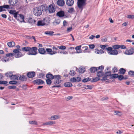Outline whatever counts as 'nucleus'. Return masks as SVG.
<instances>
[{
    "label": "nucleus",
    "mask_w": 134,
    "mask_h": 134,
    "mask_svg": "<svg viewBox=\"0 0 134 134\" xmlns=\"http://www.w3.org/2000/svg\"><path fill=\"white\" fill-rule=\"evenodd\" d=\"M47 52L49 53V54L51 55H52L56 53V52L54 51H52L51 49L50 48H47L46 49Z\"/></svg>",
    "instance_id": "obj_13"
},
{
    "label": "nucleus",
    "mask_w": 134,
    "mask_h": 134,
    "mask_svg": "<svg viewBox=\"0 0 134 134\" xmlns=\"http://www.w3.org/2000/svg\"><path fill=\"white\" fill-rule=\"evenodd\" d=\"M119 71L120 74H124L126 71V70L122 68H120Z\"/></svg>",
    "instance_id": "obj_32"
},
{
    "label": "nucleus",
    "mask_w": 134,
    "mask_h": 134,
    "mask_svg": "<svg viewBox=\"0 0 134 134\" xmlns=\"http://www.w3.org/2000/svg\"><path fill=\"white\" fill-rule=\"evenodd\" d=\"M54 33V32L53 31H46L44 32L45 34L48 35L50 36L53 35V34Z\"/></svg>",
    "instance_id": "obj_37"
},
{
    "label": "nucleus",
    "mask_w": 134,
    "mask_h": 134,
    "mask_svg": "<svg viewBox=\"0 0 134 134\" xmlns=\"http://www.w3.org/2000/svg\"><path fill=\"white\" fill-rule=\"evenodd\" d=\"M100 79L98 77H96L94 78L92 80H91V81L92 82H94L97 81L99 80Z\"/></svg>",
    "instance_id": "obj_41"
},
{
    "label": "nucleus",
    "mask_w": 134,
    "mask_h": 134,
    "mask_svg": "<svg viewBox=\"0 0 134 134\" xmlns=\"http://www.w3.org/2000/svg\"><path fill=\"white\" fill-rule=\"evenodd\" d=\"M74 11V8H72L69 9V10H68V12L70 13H71L73 12Z\"/></svg>",
    "instance_id": "obj_59"
},
{
    "label": "nucleus",
    "mask_w": 134,
    "mask_h": 134,
    "mask_svg": "<svg viewBox=\"0 0 134 134\" xmlns=\"http://www.w3.org/2000/svg\"><path fill=\"white\" fill-rule=\"evenodd\" d=\"M64 12L63 11H60L57 13V15L59 17H62L64 16Z\"/></svg>",
    "instance_id": "obj_22"
},
{
    "label": "nucleus",
    "mask_w": 134,
    "mask_h": 134,
    "mask_svg": "<svg viewBox=\"0 0 134 134\" xmlns=\"http://www.w3.org/2000/svg\"><path fill=\"white\" fill-rule=\"evenodd\" d=\"M81 47V46L80 45L78 46H76L75 47V49L76 50V52L77 53H79L81 52L80 50Z\"/></svg>",
    "instance_id": "obj_28"
},
{
    "label": "nucleus",
    "mask_w": 134,
    "mask_h": 134,
    "mask_svg": "<svg viewBox=\"0 0 134 134\" xmlns=\"http://www.w3.org/2000/svg\"><path fill=\"white\" fill-rule=\"evenodd\" d=\"M60 22V20L59 19H56L55 21L53 22L54 25H56L59 24Z\"/></svg>",
    "instance_id": "obj_33"
},
{
    "label": "nucleus",
    "mask_w": 134,
    "mask_h": 134,
    "mask_svg": "<svg viewBox=\"0 0 134 134\" xmlns=\"http://www.w3.org/2000/svg\"><path fill=\"white\" fill-rule=\"evenodd\" d=\"M50 79H48L46 80L47 83L48 85H50L52 83V81Z\"/></svg>",
    "instance_id": "obj_49"
},
{
    "label": "nucleus",
    "mask_w": 134,
    "mask_h": 134,
    "mask_svg": "<svg viewBox=\"0 0 134 134\" xmlns=\"http://www.w3.org/2000/svg\"><path fill=\"white\" fill-rule=\"evenodd\" d=\"M91 79L89 77H87L86 78H85L82 80V81L83 82H87L89 81H91Z\"/></svg>",
    "instance_id": "obj_35"
},
{
    "label": "nucleus",
    "mask_w": 134,
    "mask_h": 134,
    "mask_svg": "<svg viewBox=\"0 0 134 134\" xmlns=\"http://www.w3.org/2000/svg\"><path fill=\"white\" fill-rule=\"evenodd\" d=\"M74 0H66V3L68 6H72L74 3Z\"/></svg>",
    "instance_id": "obj_11"
},
{
    "label": "nucleus",
    "mask_w": 134,
    "mask_h": 134,
    "mask_svg": "<svg viewBox=\"0 0 134 134\" xmlns=\"http://www.w3.org/2000/svg\"><path fill=\"white\" fill-rule=\"evenodd\" d=\"M113 48L115 49H118L120 48V45H114L113 46Z\"/></svg>",
    "instance_id": "obj_42"
},
{
    "label": "nucleus",
    "mask_w": 134,
    "mask_h": 134,
    "mask_svg": "<svg viewBox=\"0 0 134 134\" xmlns=\"http://www.w3.org/2000/svg\"><path fill=\"white\" fill-rule=\"evenodd\" d=\"M109 54H110L113 55H116L118 54V51L116 49L113 50L108 53Z\"/></svg>",
    "instance_id": "obj_19"
},
{
    "label": "nucleus",
    "mask_w": 134,
    "mask_h": 134,
    "mask_svg": "<svg viewBox=\"0 0 134 134\" xmlns=\"http://www.w3.org/2000/svg\"><path fill=\"white\" fill-rule=\"evenodd\" d=\"M19 19H21L23 20V22H24V16L22 14H19Z\"/></svg>",
    "instance_id": "obj_39"
},
{
    "label": "nucleus",
    "mask_w": 134,
    "mask_h": 134,
    "mask_svg": "<svg viewBox=\"0 0 134 134\" xmlns=\"http://www.w3.org/2000/svg\"><path fill=\"white\" fill-rule=\"evenodd\" d=\"M53 79H54L53 83L56 85L60 83L62 81L61 76L59 75H54V77Z\"/></svg>",
    "instance_id": "obj_4"
},
{
    "label": "nucleus",
    "mask_w": 134,
    "mask_h": 134,
    "mask_svg": "<svg viewBox=\"0 0 134 134\" xmlns=\"http://www.w3.org/2000/svg\"><path fill=\"white\" fill-rule=\"evenodd\" d=\"M106 49L108 51H111L112 50V48L111 47H109L108 48H106Z\"/></svg>",
    "instance_id": "obj_64"
},
{
    "label": "nucleus",
    "mask_w": 134,
    "mask_h": 134,
    "mask_svg": "<svg viewBox=\"0 0 134 134\" xmlns=\"http://www.w3.org/2000/svg\"><path fill=\"white\" fill-rule=\"evenodd\" d=\"M134 18V15H130L127 16V18L129 19H133Z\"/></svg>",
    "instance_id": "obj_61"
},
{
    "label": "nucleus",
    "mask_w": 134,
    "mask_h": 134,
    "mask_svg": "<svg viewBox=\"0 0 134 134\" xmlns=\"http://www.w3.org/2000/svg\"><path fill=\"white\" fill-rule=\"evenodd\" d=\"M129 74L131 76H134V71H130L129 72Z\"/></svg>",
    "instance_id": "obj_56"
},
{
    "label": "nucleus",
    "mask_w": 134,
    "mask_h": 134,
    "mask_svg": "<svg viewBox=\"0 0 134 134\" xmlns=\"http://www.w3.org/2000/svg\"><path fill=\"white\" fill-rule=\"evenodd\" d=\"M16 12V11L15 10H11L9 11V13L10 14L13 15H14Z\"/></svg>",
    "instance_id": "obj_50"
},
{
    "label": "nucleus",
    "mask_w": 134,
    "mask_h": 134,
    "mask_svg": "<svg viewBox=\"0 0 134 134\" xmlns=\"http://www.w3.org/2000/svg\"><path fill=\"white\" fill-rule=\"evenodd\" d=\"M88 47L87 46L83 47H82V49L83 51V52H86V51L88 49Z\"/></svg>",
    "instance_id": "obj_52"
},
{
    "label": "nucleus",
    "mask_w": 134,
    "mask_h": 134,
    "mask_svg": "<svg viewBox=\"0 0 134 134\" xmlns=\"http://www.w3.org/2000/svg\"><path fill=\"white\" fill-rule=\"evenodd\" d=\"M39 53L41 54H45L46 51L45 49L42 48H40L38 49Z\"/></svg>",
    "instance_id": "obj_16"
},
{
    "label": "nucleus",
    "mask_w": 134,
    "mask_h": 134,
    "mask_svg": "<svg viewBox=\"0 0 134 134\" xmlns=\"http://www.w3.org/2000/svg\"><path fill=\"white\" fill-rule=\"evenodd\" d=\"M1 60L2 61H4L5 62H6L7 61L9 60V59L5 57H4L1 58Z\"/></svg>",
    "instance_id": "obj_48"
},
{
    "label": "nucleus",
    "mask_w": 134,
    "mask_h": 134,
    "mask_svg": "<svg viewBox=\"0 0 134 134\" xmlns=\"http://www.w3.org/2000/svg\"><path fill=\"white\" fill-rule=\"evenodd\" d=\"M85 69L83 68H80L79 70V72L80 73H83L85 71Z\"/></svg>",
    "instance_id": "obj_38"
},
{
    "label": "nucleus",
    "mask_w": 134,
    "mask_h": 134,
    "mask_svg": "<svg viewBox=\"0 0 134 134\" xmlns=\"http://www.w3.org/2000/svg\"><path fill=\"white\" fill-rule=\"evenodd\" d=\"M55 10V7L53 4H51L49 6L48 11L49 13H52L54 12Z\"/></svg>",
    "instance_id": "obj_7"
},
{
    "label": "nucleus",
    "mask_w": 134,
    "mask_h": 134,
    "mask_svg": "<svg viewBox=\"0 0 134 134\" xmlns=\"http://www.w3.org/2000/svg\"><path fill=\"white\" fill-rule=\"evenodd\" d=\"M18 12H16L13 15L14 17L17 19L18 21H20V22H22L21 21H20V20H19V16H18Z\"/></svg>",
    "instance_id": "obj_34"
},
{
    "label": "nucleus",
    "mask_w": 134,
    "mask_h": 134,
    "mask_svg": "<svg viewBox=\"0 0 134 134\" xmlns=\"http://www.w3.org/2000/svg\"><path fill=\"white\" fill-rule=\"evenodd\" d=\"M45 25V23L43 20H40L38 21L37 23V25L38 26H43Z\"/></svg>",
    "instance_id": "obj_26"
},
{
    "label": "nucleus",
    "mask_w": 134,
    "mask_h": 134,
    "mask_svg": "<svg viewBox=\"0 0 134 134\" xmlns=\"http://www.w3.org/2000/svg\"><path fill=\"white\" fill-rule=\"evenodd\" d=\"M8 83V82L6 81H0V84H6Z\"/></svg>",
    "instance_id": "obj_55"
},
{
    "label": "nucleus",
    "mask_w": 134,
    "mask_h": 134,
    "mask_svg": "<svg viewBox=\"0 0 134 134\" xmlns=\"http://www.w3.org/2000/svg\"><path fill=\"white\" fill-rule=\"evenodd\" d=\"M19 80L21 81H25L27 79L26 77L23 75H20V76H18Z\"/></svg>",
    "instance_id": "obj_18"
},
{
    "label": "nucleus",
    "mask_w": 134,
    "mask_h": 134,
    "mask_svg": "<svg viewBox=\"0 0 134 134\" xmlns=\"http://www.w3.org/2000/svg\"><path fill=\"white\" fill-rule=\"evenodd\" d=\"M110 75L109 74L108 75H107V76H105L103 77L102 80H106L107 79V76H109Z\"/></svg>",
    "instance_id": "obj_60"
},
{
    "label": "nucleus",
    "mask_w": 134,
    "mask_h": 134,
    "mask_svg": "<svg viewBox=\"0 0 134 134\" xmlns=\"http://www.w3.org/2000/svg\"><path fill=\"white\" fill-rule=\"evenodd\" d=\"M58 47L59 49L62 50L65 49L66 48V47L65 46L63 45L58 46Z\"/></svg>",
    "instance_id": "obj_44"
},
{
    "label": "nucleus",
    "mask_w": 134,
    "mask_h": 134,
    "mask_svg": "<svg viewBox=\"0 0 134 134\" xmlns=\"http://www.w3.org/2000/svg\"><path fill=\"white\" fill-rule=\"evenodd\" d=\"M19 49L17 48L13 51V52L14 53V56H15L16 58H19L23 56L21 53L19 51Z\"/></svg>",
    "instance_id": "obj_5"
},
{
    "label": "nucleus",
    "mask_w": 134,
    "mask_h": 134,
    "mask_svg": "<svg viewBox=\"0 0 134 134\" xmlns=\"http://www.w3.org/2000/svg\"><path fill=\"white\" fill-rule=\"evenodd\" d=\"M33 13L35 15L38 16L41 15L42 12L39 7L35 8L33 9Z\"/></svg>",
    "instance_id": "obj_3"
},
{
    "label": "nucleus",
    "mask_w": 134,
    "mask_h": 134,
    "mask_svg": "<svg viewBox=\"0 0 134 134\" xmlns=\"http://www.w3.org/2000/svg\"><path fill=\"white\" fill-rule=\"evenodd\" d=\"M29 123L31 124H37V122L35 121H29Z\"/></svg>",
    "instance_id": "obj_47"
},
{
    "label": "nucleus",
    "mask_w": 134,
    "mask_h": 134,
    "mask_svg": "<svg viewBox=\"0 0 134 134\" xmlns=\"http://www.w3.org/2000/svg\"><path fill=\"white\" fill-rule=\"evenodd\" d=\"M89 46L90 48L91 49H93L94 47L95 46L93 44H91L89 45Z\"/></svg>",
    "instance_id": "obj_63"
},
{
    "label": "nucleus",
    "mask_w": 134,
    "mask_h": 134,
    "mask_svg": "<svg viewBox=\"0 0 134 134\" xmlns=\"http://www.w3.org/2000/svg\"><path fill=\"white\" fill-rule=\"evenodd\" d=\"M35 75V72L34 71L29 72L27 74V76L29 78H32L34 77Z\"/></svg>",
    "instance_id": "obj_12"
},
{
    "label": "nucleus",
    "mask_w": 134,
    "mask_h": 134,
    "mask_svg": "<svg viewBox=\"0 0 134 134\" xmlns=\"http://www.w3.org/2000/svg\"><path fill=\"white\" fill-rule=\"evenodd\" d=\"M7 44L9 47H12L15 46V43L13 41L9 42H8Z\"/></svg>",
    "instance_id": "obj_24"
},
{
    "label": "nucleus",
    "mask_w": 134,
    "mask_h": 134,
    "mask_svg": "<svg viewBox=\"0 0 134 134\" xmlns=\"http://www.w3.org/2000/svg\"><path fill=\"white\" fill-rule=\"evenodd\" d=\"M58 46H53L52 48V49L53 50V51H54L56 52V53H58L57 51V50L58 49Z\"/></svg>",
    "instance_id": "obj_40"
},
{
    "label": "nucleus",
    "mask_w": 134,
    "mask_h": 134,
    "mask_svg": "<svg viewBox=\"0 0 134 134\" xmlns=\"http://www.w3.org/2000/svg\"><path fill=\"white\" fill-rule=\"evenodd\" d=\"M106 73H107L109 74V75L111 77H113V78L115 79L118 77L119 75L118 74H115L111 75V72L110 71H108L107 72H106Z\"/></svg>",
    "instance_id": "obj_20"
},
{
    "label": "nucleus",
    "mask_w": 134,
    "mask_h": 134,
    "mask_svg": "<svg viewBox=\"0 0 134 134\" xmlns=\"http://www.w3.org/2000/svg\"><path fill=\"white\" fill-rule=\"evenodd\" d=\"M16 12V11L15 10H11L9 11V13L10 14L13 15H14Z\"/></svg>",
    "instance_id": "obj_51"
},
{
    "label": "nucleus",
    "mask_w": 134,
    "mask_h": 134,
    "mask_svg": "<svg viewBox=\"0 0 134 134\" xmlns=\"http://www.w3.org/2000/svg\"><path fill=\"white\" fill-rule=\"evenodd\" d=\"M86 0H78L77 3V6L79 8L81 11L83 9V7L86 4Z\"/></svg>",
    "instance_id": "obj_2"
},
{
    "label": "nucleus",
    "mask_w": 134,
    "mask_h": 134,
    "mask_svg": "<svg viewBox=\"0 0 134 134\" xmlns=\"http://www.w3.org/2000/svg\"><path fill=\"white\" fill-rule=\"evenodd\" d=\"M13 74V73L12 72H7V73H6L5 74L6 76L7 77H10V78H11Z\"/></svg>",
    "instance_id": "obj_31"
},
{
    "label": "nucleus",
    "mask_w": 134,
    "mask_h": 134,
    "mask_svg": "<svg viewBox=\"0 0 134 134\" xmlns=\"http://www.w3.org/2000/svg\"><path fill=\"white\" fill-rule=\"evenodd\" d=\"M57 4L60 6H63L65 4L64 0H58L57 1Z\"/></svg>",
    "instance_id": "obj_15"
},
{
    "label": "nucleus",
    "mask_w": 134,
    "mask_h": 134,
    "mask_svg": "<svg viewBox=\"0 0 134 134\" xmlns=\"http://www.w3.org/2000/svg\"><path fill=\"white\" fill-rule=\"evenodd\" d=\"M16 88V87L15 86H10L8 87V88L9 89H15Z\"/></svg>",
    "instance_id": "obj_62"
},
{
    "label": "nucleus",
    "mask_w": 134,
    "mask_h": 134,
    "mask_svg": "<svg viewBox=\"0 0 134 134\" xmlns=\"http://www.w3.org/2000/svg\"><path fill=\"white\" fill-rule=\"evenodd\" d=\"M83 87L86 89H91L92 88L91 86L89 85H83Z\"/></svg>",
    "instance_id": "obj_29"
},
{
    "label": "nucleus",
    "mask_w": 134,
    "mask_h": 134,
    "mask_svg": "<svg viewBox=\"0 0 134 134\" xmlns=\"http://www.w3.org/2000/svg\"><path fill=\"white\" fill-rule=\"evenodd\" d=\"M64 86L66 87H70L72 86V83L69 82L65 83L64 84Z\"/></svg>",
    "instance_id": "obj_30"
},
{
    "label": "nucleus",
    "mask_w": 134,
    "mask_h": 134,
    "mask_svg": "<svg viewBox=\"0 0 134 134\" xmlns=\"http://www.w3.org/2000/svg\"><path fill=\"white\" fill-rule=\"evenodd\" d=\"M43 20L45 23V25L47 24L50 22V20L48 17L45 18L43 19Z\"/></svg>",
    "instance_id": "obj_27"
},
{
    "label": "nucleus",
    "mask_w": 134,
    "mask_h": 134,
    "mask_svg": "<svg viewBox=\"0 0 134 134\" xmlns=\"http://www.w3.org/2000/svg\"><path fill=\"white\" fill-rule=\"evenodd\" d=\"M70 81L73 82H76V80L75 77H73L70 79Z\"/></svg>",
    "instance_id": "obj_54"
},
{
    "label": "nucleus",
    "mask_w": 134,
    "mask_h": 134,
    "mask_svg": "<svg viewBox=\"0 0 134 134\" xmlns=\"http://www.w3.org/2000/svg\"><path fill=\"white\" fill-rule=\"evenodd\" d=\"M55 121H50L43 123V125H52L53 124H55Z\"/></svg>",
    "instance_id": "obj_21"
},
{
    "label": "nucleus",
    "mask_w": 134,
    "mask_h": 134,
    "mask_svg": "<svg viewBox=\"0 0 134 134\" xmlns=\"http://www.w3.org/2000/svg\"><path fill=\"white\" fill-rule=\"evenodd\" d=\"M46 77L48 79L52 80L53 79L54 77V76H53L52 74L49 72L46 75Z\"/></svg>",
    "instance_id": "obj_17"
},
{
    "label": "nucleus",
    "mask_w": 134,
    "mask_h": 134,
    "mask_svg": "<svg viewBox=\"0 0 134 134\" xmlns=\"http://www.w3.org/2000/svg\"><path fill=\"white\" fill-rule=\"evenodd\" d=\"M103 70H101L100 69L97 71V76L99 77H101L103 75L102 71Z\"/></svg>",
    "instance_id": "obj_25"
},
{
    "label": "nucleus",
    "mask_w": 134,
    "mask_h": 134,
    "mask_svg": "<svg viewBox=\"0 0 134 134\" xmlns=\"http://www.w3.org/2000/svg\"><path fill=\"white\" fill-rule=\"evenodd\" d=\"M9 5H3L2 6H0V12H1L2 11H6L5 8L7 9H10Z\"/></svg>",
    "instance_id": "obj_8"
},
{
    "label": "nucleus",
    "mask_w": 134,
    "mask_h": 134,
    "mask_svg": "<svg viewBox=\"0 0 134 134\" xmlns=\"http://www.w3.org/2000/svg\"><path fill=\"white\" fill-rule=\"evenodd\" d=\"M18 83V82L16 81H12L9 82V83L10 84H15Z\"/></svg>",
    "instance_id": "obj_46"
},
{
    "label": "nucleus",
    "mask_w": 134,
    "mask_h": 134,
    "mask_svg": "<svg viewBox=\"0 0 134 134\" xmlns=\"http://www.w3.org/2000/svg\"><path fill=\"white\" fill-rule=\"evenodd\" d=\"M18 0H9V3L12 6L16 4L18 2Z\"/></svg>",
    "instance_id": "obj_23"
},
{
    "label": "nucleus",
    "mask_w": 134,
    "mask_h": 134,
    "mask_svg": "<svg viewBox=\"0 0 134 134\" xmlns=\"http://www.w3.org/2000/svg\"><path fill=\"white\" fill-rule=\"evenodd\" d=\"M104 69V66H101L98 67H92L90 69V71L92 73L95 72L96 71H97L99 70H103Z\"/></svg>",
    "instance_id": "obj_6"
},
{
    "label": "nucleus",
    "mask_w": 134,
    "mask_h": 134,
    "mask_svg": "<svg viewBox=\"0 0 134 134\" xmlns=\"http://www.w3.org/2000/svg\"><path fill=\"white\" fill-rule=\"evenodd\" d=\"M60 115H56L52 116L50 118H49V119L52 120H56L60 119Z\"/></svg>",
    "instance_id": "obj_10"
},
{
    "label": "nucleus",
    "mask_w": 134,
    "mask_h": 134,
    "mask_svg": "<svg viewBox=\"0 0 134 134\" xmlns=\"http://www.w3.org/2000/svg\"><path fill=\"white\" fill-rule=\"evenodd\" d=\"M37 48L36 47L31 48L29 47H23L22 50L23 51L28 52V54L29 55H35L37 54Z\"/></svg>",
    "instance_id": "obj_1"
},
{
    "label": "nucleus",
    "mask_w": 134,
    "mask_h": 134,
    "mask_svg": "<svg viewBox=\"0 0 134 134\" xmlns=\"http://www.w3.org/2000/svg\"><path fill=\"white\" fill-rule=\"evenodd\" d=\"M73 97L72 96H68L65 97V99L67 101H68L70 99H72Z\"/></svg>",
    "instance_id": "obj_57"
},
{
    "label": "nucleus",
    "mask_w": 134,
    "mask_h": 134,
    "mask_svg": "<svg viewBox=\"0 0 134 134\" xmlns=\"http://www.w3.org/2000/svg\"><path fill=\"white\" fill-rule=\"evenodd\" d=\"M114 113L116 115H117L119 116L121 115V114H121V112L120 111H114Z\"/></svg>",
    "instance_id": "obj_58"
},
{
    "label": "nucleus",
    "mask_w": 134,
    "mask_h": 134,
    "mask_svg": "<svg viewBox=\"0 0 134 134\" xmlns=\"http://www.w3.org/2000/svg\"><path fill=\"white\" fill-rule=\"evenodd\" d=\"M134 49H133L131 48L129 50H126L124 53V54L128 55H132L134 53Z\"/></svg>",
    "instance_id": "obj_9"
},
{
    "label": "nucleus",
    "mask_w": 134,
    "mask_h": 134,
    "mask_svg": "<svg viewBox=\"0 0 134 134\" xmlns=\"http://www.w3.org/2000/svg\"><path fill=\"white\" fill-rule=\"evenodd\" d=\"M75 72L74 70H70V71L69 74L70 75L74 76L75 74Z\"/></svg>",
    "instance_id": "obj_45"
},
{
    "label": "nucleus",
    "mask_w": 134,
    "mask_h": 134,
    "mask_svg": "<svg viewBox=\"0 0 134 134\" xmlns=\"http://www.w3.org/2000/svg\"><path fill=\"white\" fill-rule=\"evenodd\" d=\"M118 78L119 80H121L124 79V77L122 75H118Z\"/></svg>",
    "instance_id": "obj_53"
},
{
    "label": "nucleus",
    "mask_w": 134,
    "mask_h": 134,
    "mask_svg": "<svg viewBox=\"0 0 134 134\" xmlns=\"http://www.w3.org/2000/svg\"><path fill=\"white\" fill-rule=\"evenodd\" d=\"M34 83L38 85H41L44 83V81L41 79H37L34 81Z\"/></svg>",
    "instance_id": "obj_14"
},
{
    "label": "nucleus",
    "mask_w": 134,
    "mask_h": 134,
    "mask_svg": "<svg viewBox=\"0 0 134 134\" xmlns=\"http://www.w3.org/2000/svg\"><path fill=\"white\" fill-rule=\"evenodd\" d=\"M10 79L18 80H19V78L17 76L14 75L13 74L11 78H10Z\"/></svg>",
    "instance_id": "obj_36"
},
{
    "label": "nucleus",
    "mask_w": 134,
    "mask_h": 134,
    "mask_svg": "<svg viewBox=\"0 0 134 134\" xmlns=\"http://www.w3.org/2000/svg\"><path fill=\"white\" fill-rule=\"evenodd\" d=\"M14 53H9L6 54L5 55L7 57H12L14 56Z\"/></svg>",
    "instance_id": "obj_43"
}]
</instances>
